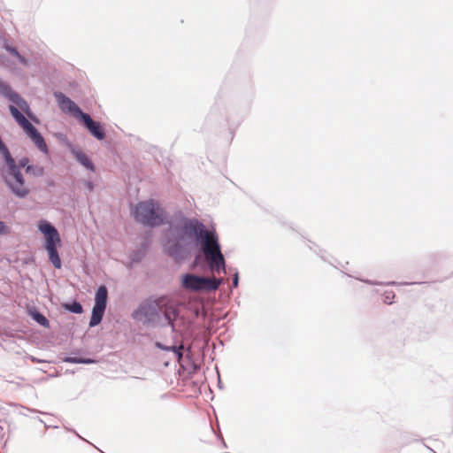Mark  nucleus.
<instances>
[{"instance_id":"14","label":"nucleus","mask_w":453,"mask_h":453,"mask_svg":"<svg viewBox=\"0 0 453 453\" xmlns=\"http://www.w3.org/2000/svg\"><path fill=\"white\" fill-rule=\"evenodd\" d=\"M26 172L27 173L32 174L34 176H42L44 173V169L41 165H27Z\"/></svg>"},{"instance_id":"1","label":"nucleus","mask_w":453,"mask_h":453,"mask_svg":"<svg viewBox=\"0 0 453 453\" xmlns=\"http://www.w3.org/2000/svg\"><path fill=\"white\" fill-rule=\"evenodd\" d=\"M173 242L174 247L168 246L169 252L173 256L177 250L185 249L195 241L201 240L202 249L213 273L225 271V258L220 251L218 236L214 231L206 229L205 226L197 219H186L181 226L174 228Z\"/></svg>"},{"instance_id":"9","label":"nucleus","mask_w":453,"mask_h":453,"mask_svg":"<svg viewBox=\"0 0 453 453\" xmlns=\"http://www.w3.org/2000/svg\"><path fill=\"white\" fill-rule=\"evenodd\" d=\"M108 292L105 286H100L96 293V303L95 306L106 308Z\"/></svg>"},{"instance_id":"17","label":"nucleus","mask_w":453,"mask_h":453,"mask_svg":"<svg viewBox=\"0 0 453 453\" xmlns=\"http://www.w3.org/2000/svg\"><path fill=\"white\" fill-rule=\"evenodd\" d=\"M27 164H28V159H27V157H23V158L19 159V165H16V164H15L16 171H17L20 175H22V174H21V173H20V169H21V168H23V167H25V166H27ZM21 177L23 178V176H21Z\"/></svg>"},{"instance_id":"19","label":"nucleus","mask_w":453,"mask_h":453,"mask_svg":"<svg viewBox=\"0 0 453 453\" xmlns=\"http://www.w3.org/2000/svg\"><path fill=\"white\" fill-rule=\"evenodd\" d=\"M238 284V275L235 274L234 280V286L236 287Z\"/></svg>"},{"instance_id":"5","label":"nucleus","mask_w":453,"mask_h":453,"mask_svg":"<svg viewBox=\"0 0 453 453\" xmlns=\"http://www.w3.org/2000/svg\"><path fill=\"white\" fill-rule=\"evenodd\" d=\"M220 283L221 280L201 277L191 273L183 275L181 280L182 287L185 289L195 292L216 290Z\"/></svg>"},{"instance_id":"13","label":"nucleus","mask_w":453,"mask_h":453,"mask_svg":"<svg viewBox=\"0 0 453 453\" xmlns=\"http://www.w3.org/2000/svg\"><path fill=\"white\" fill-rule=\"evenodd\" d=\"M4 48H5V50H6L8 52H10L12 56L16 57V58L19 59V61L22 65H28L27 60L23 56H21V55L17 51V50H16L14 47L10 46V45H6Z\"/></svg>"},{"instance_id":"18","label":"nucleus","mask_w":453,"mask_h":453,"mask_svg":"<svg viewBox=\"0 0 453 453\" xmlns=\"http://www.w3.org/2000/svg\"><path fill=\"white\" fill-rule=\"evenodd\" d=\"M6 232V226L4 222L0 221V234H4Z\"/></svg>"},{"instance_id":"12","label":"nucleus","mask_w":453,"mask_h":453,"mask_svg":"<svg viewBox=\"0 0 453 453\" xmlns=\"http://www.w3.org/2000/svg\"><path fill=\"white\" fill-rule=\"evenodd\" d=\"M157 346L165 350L173 351L176 357L177 361L180 362L181 360V358H182L181 350L183 349V345H180L178 347L177 346L166 347V346H163L161 343H157Z\"/></svg>"},{"instance_id":"16","label":"nucleus","mask_w":453,"mask_h":453,"mask_svg":"<svg viewBox=\"0 0 453 453\" xmlns=\"http://www.w3.org/2000/svg\"><path fill=\"white\" fill-rule=\"evenodd\" d=\"M34 319L42 326H49V321L48 319L41 313L36 312L34 315Z\"/></svg>"},{"instance_id":"6","label":"nucleus","mask_w":453,"mask_h":453,"mask_svg":"<svg viewBox=\"0 0 453 453\" xmlns=\"http://www.w3.org/2000/svg\"><path fill=\"white\" fill-rule=\"evenodd\" d=\"M0 93L9 98L12 102L16 104L21 111L26 112L29 116V105L21 98L17 93H15L7 84L0 81Z\"/></svg>"},{"instance_id":"8","label":"nucleus","mask_w":453,"mask_h":453,"mask_svg":"<svg viewBox=\"0 0 453 453\" xmlns=\"http://www.w3.org/2000/svg\"><path fill=\"white\" fill-rule=\"evenodd\" d=\"M78 119L83 123V125L94 137L98 140L104 139L105 133L102 126L100 123L94 121L88 113L83 112Z\"/></svg>"},{"instance_id":"15","label":"nucleus","mask_w":453,"mask_h":453,"mask_svg":"<svg viewBox=\"0 0 453 453\" xmlns=\"http://www.w3.org/2000/svg\"><path fill=\"white\" fill-rule=\"evenodd\" d=\"M65 308L73 313L80 314L82 312V306L77 302H73L71 304H65Z\"/></svg>"},{"instance_id":"3","label":"nucleus","mask_w":453,"mask_h":453,"mask_svg":"<svg viewBox=\"0 0 453 453\" xmlns=\"http://www.w3.org/2000/svg\"><path fill=\"white\" fill-rule=\"evenodd\" d=\"M40 231L45 236V250L49 258L55 268H61L62 263L58 252V247L61 245V239L58 230L47 221H41L38 225Z\"/></svg>"},{"instance_id":"7","label":"nucleus","mask_w":453,"mask_h":453,"mask_svg":"<svg viewBox=\"0 0 453 453\" xmlns=\"http://www.w3.org/2000/svg\"><path fill=\"white\" fill-rule=\"evenodd\" d=\"M55 96L58 100L60 109L63 111L68 112L72 114L76 119H79L83 111L80 109V107L70 98L63 95L62 93L55 94Z\"/></svg>"},{"instance_id":"2","label":"nucleus","mask_w":453,"mask_h":453,"mask_svg":"<svg viewBox=\"0 0 453 453\" xmlns=\"http://www.w3.org/2000/svg\"><path fill=\"white\" fill-rule=\"evenodd\" d=\"M133 215L136 221L150 226H160L165 219V210L153 199L138 203Z\"/></svg>"},{"instance_id":"11","label":"nucleus","mask_w":453,"mask_h":453,"mask_svg":"<svg viewBox=\"0 0 453 453\" xmlns=\"http://www.w3.org/2000/svg\"><path fill=\"white\" fill-rule=\"evenodd\" d=\"M104 311H105L104 308L94 305L93 310H92L90 322H89L90 326H95L102 321Z\"/></svg>"},{"instance_id":"10","label":"nucleus","mask_w":453,"mask_h":453,"mask_svg":"<svg viewBox=\"0 0 453 453\" xmlns=\"http://www.w3.org/2000/svg\"><path fill=\"white\" fill-rule=\"evenodd\" d=\"M73 154L74 155L77 161H79L84 167L94 171V165L85 153L81 150H73Z\"/></svg>"},{"instance_id":"20","label":"nucleus","mask_w":453,"mask_h":453,"mask_svg":"<svg viewBox=\"0 0 453 453\" xmlns=\"http://www.w3.org/2000/svg\"><path fill=\"white\" fill-rule=\"evenodd\" d=\"M84 363H91V360L84 361Z\"/></svg>"},{"instance_id":"4","label":"nucleus","mask_w":453,"mask_h":453,"mask_svg":"<svg viewBox=\"0 0 453 453\" xmlns=\"http://www.w3.org/2000/svg\"><path fill=\"white\" fill-rule=\"evenodd\" d=\"M10 111L12 117L15 119L17 123L22 127L27 136L33 141L35 146L42 152H48L47 144L41 135V134L37 131V129L26 119V117L14 106L10 105Z\"/></svg>"}]
</instances>
